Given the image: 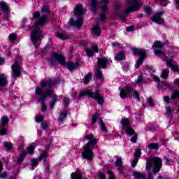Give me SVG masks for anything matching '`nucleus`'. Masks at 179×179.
I'll return each mask as SVG.
<instances>
[{"label": "nucleus", "instance_id": "nucleus-36", "mask_svg": "<svg viewBox=\"0 0 179 179\" xmlns=\"http://www.w3.org/2000/svg\"><path fill=\"white\" fill-rule=\"evenodd\" d=\"M97 118H99V113L97 112H95L91 120L92 125H94L96 124V122L97 121Z\"/></svg>", "mask_w": 179, "mask_h": 179}, {"label": "nucleus", "instance_id": "nucleus-63", "mask_svg": "<svg viewBox=\"0 0 179 179\" xmlns=\"http://www.w3.org/2000/svg\"><path fill=\"white\" fill-rule=\"evenodd\" d=\"M147 101H148V104H149L150 106H153V101L152 100L151 98H148V99H147Z\"/></svg>", "mask_w": 179, "mask_h": 179}, {"label": "nucleus", "instance_id": "nucleus-56", "mask_svg": "<svg viewBox=\"0 0 179 179\" xmlns=\"http://www.w3.org/2000/svg\"><path fill=\"white\" fill-rule=\"evenodd\" d=\"M127 31H134L135 30V27L134 26H129L126 28Z\"/></svg>", "mask_w": 179, "mask_h": 179}, {"label": "nucleus", "instance_id": "nucleus-8", "mask_svg": "<svg viewBox=\"0 0 179 179\" xmlns=\"http://www.w3.org/2000/svg\"><path fill=\"white\" fill-rule=\"evenodd\" d=\"M121 124L122 125H123L122 129L125 131L127 135H129V136H132V135H134L133 137L131 138L130 141L134 143H136V141L138 140L137 135L135 134V130H134V129H132V127H131L129 119H122Z\"/></svg>", "mask_w": 179, "mask_h": 179}, {"label": "nucleus", "instance_id": "nucleus-31", "mask_svg": "<svg viewBox=\"0 0 179 179\" xmlns=\"http://www.w3.org/2000/svg\"><path fill=\"white\" fill-rule=\"evenodd\" d=\"M170 73V70L169 69H165L162 72V79H167L169 78V75Z\"/></svg>", "mask_w": 179, "mask_h": 179}, {"label": "nucleus", "instance_id": "nucleus-32", "mask_svg": "<svg viewBox=\"0 0 179 179\" xmlns=\"http://www.w3.org/2000/svg\"><path fill=\"white\" fill-rule=\"evenodd\" d=\"M92 76H93L92 73H88L87 74V76H85V78L83 79V82H84L85 85H87V83H89V80H90Z\"/></svg>", "mask_w": 179, "mask_h": 179}, {"label": "nucleus", "instance_id": "nucleus-54", "mask_svg": "<svg viewBox=\"0 0 179 179\" xmlns=\"http://www.w3.org/2000/svg\"><path fill=\"white\" fill-rule=\"evenodd\" d=\"M6 177H8V173H6V171L3 172V173L0 175V178L5 179V178H6Z\"/></svg>", "mask_w": 179, "mask_h": 179}, {"label": "nucleus", "instance_id": "nucleus-12", "mask_svg": "<svg viewBox=\"0 0 179 179\" xmlns=\"http://www.w3.org/2000/svg\"><path fill=\"white\" fill-rule=\"evenodd\" d=\"M133 54L135 55H140V58L136 64V68H139L141 64L143 62V59L146 57V50L143 49H133Z\"/></svg>", "mask_w": 179, "mask_h": 179}, {"label": "nucleus", "instance_id": "nucleus-7", "mask_svg": "<svg viewBox=\"0 0 179 179\" xmlns=\"http://www.w3.org/2000/svg\"><path fill=\"white\" fill-rule=\"evenodd\" d=\"M163 164H162V159L155 157L154 158L148 159L146 162L145 170L149 171L152 167H154L152 171L156 174L160 171V169Z\"/></svg>", "mask_w": 179, "mask_h": 179}, {"label": "nucleus", "instance_id": "nucleus-38", "mask_svg": "<svg viewBox=\"0 0 179 179\" xmlns=\"http://www.w3.org/2000/svg\"><path fill=\"white\" fill-rule=\"evenodd\" d=\"M99 125L101 131H103V132H107V128H106V126H104V122L103 120H99Z\"/></svg>", "mask_w": 179, "mask_h": 179}, {"label": "nucleus", "instance_id": "nucleus-61", "mask_svg": "<svg viewBox=\"0 0 179 179\" xmlns=\"http://www.w3.org/2000/svg\"><path fill=\"white\" fill-rule=\"evenodd\" d=\"M41 12H43V13H47V12H48V8H47V6H44L41 8Z\"/></svg>", "mask_w": 179, "mask_h": 179}, {"label": "nucleus", "instance_id": "nucleus-62", "mask_svg": "<svg viewBox=\"0 0 179 179\" xmlns=\"http://www.w3.org/2000/svg\"><path fill=\"white\" fill-rule=\"evenodd\" d=\"M27 22V18H24L22 20V28L24 29L25 27V23Z\"/></svg>", "mask_w": 179, "mask_h": 179}, {"label": "nucleus", "instance_id": "nucleus-11", "mask_svg": "<svg viewBox=\"0 0 179 179\" xmlns=\"http://www.w3.org/2000/svg\"><path fill=\"white\" fill-rule=\"evenodd\" d=\"M132 95L133 97L137 99V101H141V97H139V92L138 91H134L132 94V87L127 86L125 87V90L122 89L120 92V96L121 99H127L128 95Z\"/></svg>", "mask_w": 179, "mask_h": 179}, {"label": "nucleus", "instance_id": "nucleus-10", "mask_svg": "<svg viewBox=\"0 0 179 179\" xmlns=\"http://www.w3.org/2000/svg\"><path fill=\"white\" fill-rule=\"evenodd\" d=\"M48 62L50 66H55L58 65V64H60L62 66H65V65H66L65 57L62 55H58L57 53H52V58L48 60Z\"/></svg>", "mask_w": 179, "mask_h": 179}, {"label": "nucleus", "instance_id": "nucleus-46", "mask_svg": "<svg viewBox=\"0 0 179 179\" xmlns=\"http://www.w3.org/2000/svg\"><path fill=\"white\" fill-rule=\"evenodd\" d=\"M3 126H0V135H6V129L3 127Z\"/></svg>", "mask_w": 179, "mask_h": 179}, {"label": "nucleus", "instance_id": "nucleus-9", "mask_svg": "<svg viewBox=\"0 0 179 179\" xmlns=\"http://www.w3.org/2000/svg\"><path fill=\"white\" fill-rule=\"evenodd\" d=\"M86 94H87L88 97L96 100L98 104H99L100 106H101V104L104 103V99H103V97H101V95H100V92L99 91L93 92L89 90H86L80 92L78 97H83V96H86Z\"/></svg>", "mask_w": 179, "mask_h": 179}, {"label": "nucleus", "instance_id": "nucleus-21", "mask_svg": "<svg viewBox=\"0 0 179 179\" xmlns=\"http://www.w3.org/2000/svg\"><path fill=\"white\" fill-rule=\"evenodd\" d=\"M67 68L70 72H72V71L76 69V68H79V63H73L72 62H69L67 63Z\"/></svg>", "mask_w": 179, "mask_h": 179}, {"label": "nucleus", "instance_id": "nucleus-53", "mask_svg": "<svg viewBox=\"0 0 179 179\" xmlns=\"http://www.w3.org/2000/svg\"><path fill=\"white\" fill-rule=\"evenodd\" d=\"M98 178L106 179V175H104V173H103L102 172H99L98 174Z\"/></svg>", "mask_w": 179, "mask_h": 179}, {"label": "nucleus", "instance_id": "nucleus-58", "mask_svg": "<svg viewBox=\"0 0 179 179\" xmlns=\"http://www.w3.org/2000/svg\"><path fill=\"white\" fill-rule=\"evenodd\" d=\"M48 124L46 122H42L41 123V128H42V129H47V127H48Z\"/></svg>", "mask_w": 179, "mask_h": 179}, {"label": "nucleus", "instance_id": "nucleus-64", "mask_svg": "<svg viewBox=\"0 0 179 179\" xmlns=\"http://www.w3.org/2000/svg\"><path fill=\"white\" fill-rule=\"evenodd\" d=\"M148 179H155L153 178V173H152V172H149L148 173Z\"/></svg>", "mask_w": 179, "mask_h": 179}, {"label": "nucleus", "instance_id": "nucleus-49", "mask_svg": "<svg viewBox=\"0 0 179 179\" xmlns=\"http://www.w3.org/2000/svg\"><path fill=\"white\" fill-rule=\"evenodd\" d=\"M163 99H164V103H166L167 104L170 103V96H163Z\"/></svg>", "mask_w": 179, "mask_h": 179}, {"label": "nucleus", "instance_id": "nucleus-57", "mask_svg": "<svg viewBox=\"0 0 179 179\" xmlns=\"http://www.w3.org/2000/svg\"><path fill=\"white\" fill-rule=\"evenodd\" d=\"M38 159H33L32 161V166L33 167H36V166H37V164H38Z\"/></svg>", "mask_w": 179, "mask_h": 179}, {"label": "nucleus", "instance_id": "nucleus-25", "mask_svg": "<svg viewBox=\"0 0 179 179\" xmlns=\"http://www.w3.org/2000/svg\"><path fill=\"white\" fill-rule=\"evenodd\" d=\"M125 58V52L121 51L115 56V61H122Z\"/></svg>", "mask_w": 179, "mask_h": 179}, {"label": "nucleus", "instance_id": "nucleus-45", "mask_svg": "<svg viewBox=\"0 0 179 179\" xmlns=\"http://www.w3.org/2000/svg\"><path fill=\"white\" fill-rule=\"evenodd\" d=\"M85 51H86V52H87V57H93V55H94V52H93L92 50H91V49H86Z\"/></svg>", "mask_w": 179, "mask_h": 179}, {"label": "nucleus", "instance_id": "nucleus-17", "mask_svg": "<svg viewBox=\"0 0 179 179\" xmlns=\"http://www.w3.org/2000/svg\"><path fill=\"white\" fill-rule=\"evenodd\" d=\"M8 85V78L5 75L0 74V90H2L1 87H5Z\"/></svg>", "mask_w": 179, "mask_h": 179}, {"label": "nucleus", "instance_id": "nucleus-34", "mask_svg": "<svg viewBox=\"0 0 179 179\" xmlns=\"http://www.w3.org/2000/svg\"><path fill=\"white\" fill-rule=\"evenodd\" d=\"M3 148L6 149V150H10L13 148V144L12 143H8V142H3Z\"/></svg>", "mask_w": 179, "mask_h": 179}, {"label": "nucleus", "instance_id": "nucleus-40", "mask_svg": "<svg viewBox=\"0 0 179 179\" xmlns=\"http://www.w3.org/2000/svg\"><path fill=\"white\" fill-rule=\"evenodd\" d=\"M47 152L45 151H43L41 156L38 158V160L41 162V160H44L47 158Z\"/></svg>", "mask_w": 179, "mask_h": 179}, {"label": "nucleus", "instance_id": "nucleus-43", "mask_svg": "<svg viewBox=\"0 0 179 179\" xmlns=\"http://www.w3.org/2000/svg\"><path fill=\"white\" fill-rule=\"evenodd\" d=\"M63 106L64 107H68L69 106V98H64L63 99Z\"/></svg>", "mask_w": 179, "mask_h": 179}, {"label": "nucleus", "instance_id": "nucleus-20", "mask_svg": "<svg viewBox=\"0 0 179 179\" xmlns=\"http://www.w3.org/2000/svg\"><path fill=\"white\" fill-rule=\"evenodd\" d=\"M108 65V60L107 59H98V68H106Z\"/></svg>", "mask_w": 179, "mask_h": 179}, {"label": "nucleus", "instance_id": "nucleus-35", "mask_svg": "<svg viewBox=\"0 0 179 179\" xmlns=\"http://www.w3.org/2000/svg\"><path fill=\"white\" fill-rule=\"evenodd\" d=\"M95 76H96L97 79H103V73L100 69L96 70Z\"/></svg>", "mask_w": 179, "mask_h": 179}, {"label": "nucleus", "instance_id": "nucleus-24", "mask_svg": "<svg viewBox=\"0 0 179 179\" xmlns=\"http://www.w3.org/2000/svg\"><path fill=\"white\" fill-rule=\"evenodd\" d=\"M56 37H57V38H59V40H68L70 38L69 35H68L67 34L59 32L56 34Z\"/></svg>", "mask_w": 179, "mask_h": 179}, {"label": "nucleus", "instance_id": "nucleus-27", "mask_svg": "<svg viewBox=\"0 0 179 179\" xmlns=\"http://www.w3.org/2000/svg\"><path fill=\"white\" fill-rule=\"evenodd\" d=\"M1 123H0V126L3 127V126L8 125V124H9V119L6 116H3L1 118Z\"/></svg>", "mask_w": 179, "mask_h": 179}, {"label": "nucleus", "instance_id": "nucleus-29", "mask_svg": "<svg viewBox=\"0 0 179 179\" xmlns=\"http://www.w3.org/2000/svg\"><path fill=\"white\" fill-rule=\"evenodd\" d=\"M91 6H92L91 10L93 13H94L96 12V10H97V6H98L97 1L92 0L91 2Z\"/></svg>", "mask_w": 179, "mask_h": 179}, {"label": "nucleus", "instance_id": "nucleus-51", "mask_svg": "<svg viewBox=\"0 0 179 179\" xmlns=\"http://www.w3.org/2000/svg\"><path fill=\"white\" fill-rule=\"evenodd\" d=\"M43 120H44V117L38 116L36 117L35 121H36V122H41V121H43Z\"/></svg>", "mask_w": 179, "mask_h": 179}, {"label": "nucleus", "instance_id": "nucleus-18", "mask_svg": "<svg viewBox=\"0 0 179 179\" xmlns=\"http://www.w3.org/2000/svg\"><path fill=\"white\" fill-rule=\"evenodd\" d=\"M108 5V0H101V2L99 3V8H101L103 12H108V9L107 6Z\"/></svg>", "mask_w": 179, "mask_h": 179}, {"label": "nucleus", "instance_id": "nucleus-15", "mask_svg": "<svg viewBox=\"0 0 179 179\" xmlns=\"http://www.w3.org/2000/svg\"><path fill=\"white\" fill-rule=\"evenodd\" d=\"M164 13L163 11H160L155 14L153 17H151V20L155 22V23H158V24H162L164 22V19L162 18V15Z\"/></svg>", "mask_w": 179, "mask_h": 179}, {"label": "nucleus", "instance_id": "nucleus-26", "mask_svg": "<svg viewBox=\"0 0 179 179\" xmlns=\"http://www.w3.org/2000/svg\"><path fill=\"white\" fill-rule=\"evenodd\" d=\"M132 176H134L135 178L146 179V176L141 172L134 171L132 173Z\"/></svg>", "mask_w": 179, "mask_h": 179}, {"label": "nucleus", "instance_id": "nucleus-4", "mask_svg": "<svg viewBox=\"0 0 179 179\" xmlns=\"http://www.w3.org/2000/svg\"><path fill=\"white\" fill-rule=\"evenodd\" d=\"M73 15L77 17V20L70 18L69 24L70 26H76L77 29L82 27L83 24V15H85L83 7L81 5H78L74 9Z\"/></svg>", "mask_w": 179, "mask_h": 179}, {"label": "nucleus", "instance_id": "nucleus-14", "mask_svg": "<svg viewBox=\"0 0 179 179\" xmlns=\"http://www.w3.org/2000/svg\"><path fill=\"white\" fill-rule=\"evenodd\" d=\"M12 68V78H19L22 75V71L20 69V64L19 62L16 61L11 66Z\"/></svg>", "mask_w": 179, "mask_h": 179}, {"label": "nucleus", "instance_id": "nucleus-1", "mask_svg": "<svg viewBox=\"0 0 179 179\" xmlns=\"http://www.w3.org/2000/svg\"><path fill=\"white\" fill-rule=\"evenodd\" d=\"M35 93L37 96H39L38 101L41 104V111H43V113H45V111L47 110L45 100L47 99L48 96H51V94H52L50 108H54V107H55V104H57V101H58V95L54 94V92H52V90H48L45 92H43L41 88L36 87L35 89Z\"/></svg>", "mask_w": 179, "mask_h": 179}, {"label": "nucleus", "instance_id": "nucleus-22", "mask_svg": "<svg viewBox=\"0 0 179 179\" xmlns=\"http://www.w3.org/2000/svg\"><path fill=\"white\" fill-rule=\"evenodd\" d=\"M171 100H178L179 101V90H174L171 94Z\"/></svg>", "mask_w": 179, "mask_h": 179}, {"label": "nucleus", "instance_id": "nucleus-42", "mask_svg": "<svg viewBox=\"0 0 179 179\" xmlns=\"http://www.w3.org/2000/svg\"><path fill=\"white\" fill-rule=\"evenodd\" d=\"M144 12L145 13V15H150V13H152V8L149 6H146L144 9Z\"/></svg>", "mask_w": 179, "mask_h": 179}, {"label": "nucleus", "instance_id": "nucleus-3", "mask_svg": "<svg viewBox=\"0 0 179 179\" xmlns=\"http://www.w3.org/2000/svg\"><path fill=\"white\" fill-rule=\"evenodd\" d=\"M83 139L89 141L88 143L84 147V152H82L83 159H87L90 161L93 160L94 155L93 154V149L97 145V138H94L93 134L84 136Z\"/></svg>", "mask_w": 179, "mask_h": 179}, {"label": "nucleus", "instance_id": "nucleus-28", "mask_svg": "<svg viewBox=\"0 0 179 179\" xmlns=\"http://www.w3.org/2000/svg\"><path fill=\"white\" fill-rule=\"evenodd\" d=\"M92 34L94 36H100V33H101V31L100 30V27L95 26L92 29Z\"/></svg>", "mask_w": 179, "mask_h": 179}, {"label": "nucleus", "instance_id": "nucleus-33", "mask_svg": "<svg viewBox=\"0 0 179 179\" xmlns=\"http://www.w3.org/2000/svg\"><path fill=\"white\" fill-rule=\"evenodd\" d=\"M152 47H155V48L162 49V48H163V47H164V43H163L159 41H155Z\"/></svg>", "mask_w": 179, "mask_h": 179}, {"label": "nucleus", "instance_id": "nucleus-37", "mask_svg": "<svg viewBox=\"0 0 179 179\" xmlns=\"http://www.w3.org/2000/svg\"><path fill=\"white\" fill-rule=\"evenodd\" d=\"M147 146L148 149H159V144L156 143H150Z\"/></svg>", "mask_w": 179, "mask_h": 179}, {"label": "nucleus", "instance_id": "nucleus-30", "mask_svg": "<svg viewBox=\"0 0 179 179\" xmlns=\"http://www.w3.org/2000/svg\"><path fill=\"white\" fill-rule=\"evenodd\" d=\"M68 115V113H66V110H64L63 113H61L59 115L58 120L60 121V122H62L65 118H66Z\"/></svg>", "mask_w": 179, "mask_h": 179}, {"label": "nucleus", "instance_id": "nucleus-55", "mask_svg": "<svg viewBox=\"0 0 179 179\" xmlns=\"http://www.w3.org/2000/svg\"><path fill=\"white\" fill-rule=\"evenodd\" d=\"M34 19H38L40 17V12L37 11L36 13L33 14Z\"/></svg>", "mask_w": 179, "mask_h": 179}, {"label": "nucleus", "instance_id": "nucleus-13", "mask_svg": "<svg viewBox=\"0 0 179 179\" xmlns=\"http://www.w3.org/2000/svg\"><path fill=\"white\" fill-rule=\"evenodd\" d=\"M34 149H36V147H34V145H30L27 147L25 150L22 151L18 157L17 161V164H20V163H22L23 160H24V157L27 156V153H34Z\"/></svg>", "mask_w": 179, "mask_h": 179}, {"label": "nucleus", "instance_id": "nucleus-44", "mask_svg": "<svg viewBox=\"0 0 179 179\" xmlns=\"http://www.w3.org/2000/svg\"><path fill=\"white\" fill-rule=\"evenodd\" d=\"M142 80H143V76L142 75H139L137 78V80L135 81V83L139 85V83H142Z\"/></svg>", "mask_w": 179, "mask_h": 179}, {"label": "nucleus", "instance_id": "nucleus-5", "mask_svg": "<svg viewBox=\"0 0 179 179\" xmlns=\"http://www.w3.org/2000/svg\"><path fill=\"white\" fill-rule=\"evenodd\" d=\"M137 0H127L128 6L126 8L124 12L120 14V19L125 22L127 20V16H128L129 13H131L132 12H136V10H139L141 6H142V3L136 1Z\"/></svg>", "mask_w": 179, "mask_h": 179}, {"label": "nucleus", "instance_id": "nucleus-19", "mask_svg": "<svg viewBox=\"0 0 179 179\" xmlns=\"http://www.w3.org/2000/svg\"><path fill=\"white\" fill-rule=\"evenodd\" d=\"M0 8L3 12V15H6V16L9 15V6H8V4L5 2H1L0 3Z\"/></svg>", "mask_w": 179, "mask_h": 179}, {"label": "nucleus", "instance_id": "nucleus-52", "mask_svg": "<svg viewBox=\"0 0 179 179\" xmlns=\"http://www.w3.org/2000/svg\"><path fill=\"white\" fill-rule=\"evenodd\" d=\"M9 38L11 41H15V40H16V34H10Z\"/></svg>", "mask_w": 179, "mask_h": 179}, {"label": "nucleus", "instance_id": "nucleus-41", "mask_svg": "<svg viewBox=\"0 0 179 179\" xmlns=\"http://www.w3.org/2000/svg\"><path fill=\"white\" fill-rule=\"evenodd\" d=\"M116 167H121L122 166V159L117 158L115 162Z\"/></svg>", "mask_w": 179, "mask_h": 179}, {"label": "nucleus", "instance_id": "nucleus-50", "mask_svg": "<svg viewBox=\"0 0 179 179\" xmlns=\"http://www.w3.org/2000/svg\"><path fill=\"white\" fill-rule=\"evenodd\" d=\"M108 174H109L108 179H115V177L114 176V174L113 173V171H108Z\"/></svg>", "mask_w": 179, "mask_h": 179}, {"label": "nucleus", "instance_id": "nucleus-48", "mask_svg": "<svg viewBox=\"0 0 179 179\" xmlns=\"http://www.w3.org/2000/svg\"><path fill=\"white\" fill-rule=\"evenodd\" d=\"M139 161V159L134 158V159L131 162V166L135 167L136 164H138V162Z\"/></svg>", "mask_w": 179, "mask_h": 179}, {"label": "nucleus", "instance_id": "nucleus-59", "mask_svg": "<svg viewBox=\"0 0 179 179\" xmlns=\"http://www.w3.org/2000/svg\"><path fill=\"white\" fill-rule=\"evenodd\" d=\"M161 83L163 84V86H166V87H169V89L171 87V85L170 83H164L163 81H162Z\"/></svg>", "mask_w": 179, "mask_h": 179}, {"label": "nucleus", "instance_id": "nucleus-6", "mask_svg": "<svg viewBox=\"0 0 179 179\" xmlns=\"http://www.w3.org/2000/svg\"><path fill=\"white\" fill-rule=\"evenodd\" d=\"M154 54L158 57H161L162 61H165L169 68L173 71V72H179L178 66L176 64H173L174 59L173 57L167 59L166 55L164 54V51L161 50H154Z\"/></svg>", "mask_w": 179, "mask_h": 179}, {"label": "nucleus", "instance_id": "nucleus-47", "mask_svg": "<svg viewBox=\"0 0 179 179\" xmlns=\"http://www.w3.org/2000/svg\"><path fill=\"white\" fill-rule=\"evenodd\" d=\"M173 115V110L171 108H166V115L171 117Z\"/></svg>", "mask_w": 179, "mask_h": 179}, {"label": "nucleus", "instance_id": "nucleus-23", "mask_svg": "<svg viewBox=\"0 0 179 179\" xmlns=\"http://www.w3.org/2000/svg\"><path fill=\"white\" fill-rule=\"evenodd\" d=\"M71 177L73 179H83L82 173H80V171H79V169H77L75 173H72L71 174Z\"/></svg>", "mask_w": 179, "mask_h": 179}, {"label": "nucleus", "instance_id": "nucleus-60", "mask_svg": "<svg viewBox=\"0 0 179 179\" xmlns=\"http://www.w3.org/2000/svg\"><path fill=\"white\" fill-rule=\"evenodd\" d=\"M99 17L103 22H104V20H106V14L101 13Z\"/></svg>", "mask_w": 179, "mask_h": 179}, {"label": "nucleus", "instance_id": "nucleus-16", "mask_svg": "<svg viewBox=\"0 0 179 179\" xmlns=\"http://www.w3.org/2000/svg\"><path fill=\"white\" fill-rule=\"evenodd\" d=\"M58 83L57 80H49L48 81H42L41 83V87H45V86H54Z\"/></svg>", "mask_w": 179, "mask_h": 179}, {"label": "nucleus", "instance_id": "nucleus-39", "mask_svg": "<svg viewBox=\"0 0 179 179\" xmlns=\"http://www.w3.org/2000/svg\"><path fill=\"white\" fill-rule=\"evenodd\" d=\"M141 155H142L141 150L139 148L136 149L134 152V159H139V157H141Z\"/></svg>", "mask_w": 179, "mask_h": 179}, {"label": "nucleus", "instance_id": "nucleus-2", "mask_svg": "<svg viewBox=\"0 0 179 179\" xmlns=\"http://www.w3.org/2000/svg\"><path fill=\"white\" fill-rule=\"evenodd\" d=\"M47 22V16L42 15L38 21L34 24L33 29L31 32V40L34 43L35 48H37L41 41L43 40V32L40 29V26H43Z\"/></svg>", "mask_w": 179, "mask_h": 179}]
</instances>
